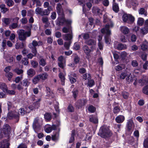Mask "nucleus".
<instances>
[{
	"label": "nucleus",
	"instance_id": "nucleus-51",
	"mask_svg": "<svg viewBox=\"0 0 148 148\" xmlns=\"http://www.w3.org/2000/svg\"><path fill=\"white\" fill-rule=\"evenodd\" d=\"M45 119L47 121H50L51 119V116L50 113H46L44 115Z\"/></svg>",
	"mask_w": 148,
	"mask_h": 148
},
{
	"label": "nucleus",
	"instance_id": "nucleus-40",
	"mask_svg": "<svg viewBox=\"0 0 148 148\" xmlns=\"http://www.w3.org/2000/svg\"><path fill=\"white\" fill-rule=\"evenodd\" d=\"M43 9L42 8H37L35 10L36 13L37 14H39L42 16Z\"/></svg>",
	"mask_w": 148,
	"mask_h": 148
},
{
	"label": "nucleus",
	"instance_id": "nucleus-52",
	"mask_svg": "<svg viewBox=\"0 0 148 148\" xmlns=\"http://www.w3.org/2000/svg\"><path fill=\"white\" fill-rule=\"evenodd\" d=\"M31 50V52L34 55V56H36L37 53V51L36 47H32L31 48L30 47H28Z\"/></svg>",
	"mask_w": 148,
	"mask_h": 148
},
{
	"label": "nucleus",
	"instance_id": "nucleus-18",
	"mask_svg": "<svg viewBox=\"0 0 148 148\" xmlns=\"http://www.w3.org/2000/svg\"><path fill=\"white\" fill-rule=\"evenodd\" d=\"M59 17L56 21V24L58 25H62L66 21V19L63 16Z\"/></svg>",
	"mask_w": 148,
	"mask_h": 148
},
{
	"label": "nucleus",
	"instance_id": "nucleus-59",
	"mask_svg": "<svg viewBox=\"0 0 148 148\" xmlns=\"http://www.w3.org/2000/svg\"><path fill=\"white\" fill-rule=\"evenodd\" d=\"M50 13L49 8L48 7L47 9L43 10L42 16L44 15H48Z\"/></svg>",
	"mask_w": 148,
	"mask_h": 148
},
{
	"label": "nucleus",
	"instance_id": "nucleus-31",
	"mask_svg": "<svg viewBox=\"0 0 148 148\" xmlns=\"http://www.w3.org/2000/svg\"><path fill=\"white\" fill-rule=\"evenodd\" d=\"M27 73L28 75L32 77L35 75L36 72L34 69H30L27 71Z\"/></svg>",
	"mask_w": 148,
	"mask_h": 148
},
{
	"label": "nucleus",
	"instance_id": "nucleus-36",
	"mask_svg": "<svg viewBox=\"0 0 148 148\" xmlns=\"http://www.w3.org/2000/svg\"><path fill=\"white\" fill-rule=\"evenodd\" d=\"M59 77L61 79L62 85H64L65 80L64 76L63 75V73L62 72H60L59 73Z\"/></svg>",
	"mask_w": 148,
	"mask_h": 148
},
{
	"label": "nucleus",
	"instance_id": "nucleus-5",
	"mask_svg": "<svg viewBox=\"0 0 148 148\" xmlns=\"http://www.w3.org/2000/svg\"><path fill=\"white\" fill-rule=\"evenodd\" d=\"M101 32L103 34H106L105 37V42L106 43H109L110 41V39L109 35L111 34L110 31L109 29V26L106 25L105 28L101 29Z\"/></svg>",
	"mask_w": 148,
	"mask_h": 148
},
{
	"label": "nucleus",
	"instance_id": "nucleus-25",
	"mask_svg": "<svg viewBox=\"0 0 148 148\" xmlns=\"http://www.w3.org/2000/svg\"><path fill=\"white\" fill-rule=\"evenodd\" d=\"M63 38L66 40H70L72 39L73 35L72 34H63L62 35Z\"/></svg>",
	"mask_w": 148,
	"mask_h": 148
},
{
	"label": "nucleus",
	"instance_id": "nucleus-41",
	"mask_svg": "<svg viewBox=\"0 0 148 148\" xmlns=\"http://www.w3.org/2000/svg\"><path fill=\"white\" fill-rule=\"evenodd\" d=\"M141 49L143 51H146L148 49V44L147 43H143L141 45Z\"/></svg>",
	"mask_w": 148,
	"mask_h": 148
},
{
	"label": "nucleus",
	"instance_id": "nucleus-60",
	"mask_svg": "<svg viewBox=\"0 0 148 148\" xmlns=\"http://www.w3.org/2000/svg\"><path fill=\"white\" fill-rule=\"evenodd\" d=\"M70 28L69 27H64L62 29V31L64 33H67L70 32Z\"/></svg>",
	"mask_w": 148,
	"mask_h": 148
},
{
	"label": "nucleus",
	"instance_id": "nucleus-61",
	"mask_svg": "<svg viewBox=\"0 0 148 148\" xmlns=\"http://www.w3.org/2000/svg\"><path fill=\"white\" fill-rule=\"evenodd\" d=\"M58 66L63 69H64V67L65 66V62H58Z\"/></svg>",
	"mask_w": 148,
	"mask_h": 148
},
{
	"label": "nucleus",
	"instance_id": "nucleus-21",
	"mask_svg": "<svg viewBox=\"0 0 148 148\" xmlns=\"http://www.w3.org/2000/svg\"><path fill=\"white\" fill-rule=\"evenodd\" d=\"M7 104L8 106V111L16 110V107L14 106V104L11 102L8 101Z\"/></svg>",
	"mask_w": 148,
	"mask_h": 148
},
{
	"label": "nucleus",
	"instance_id": "nucleus-1",
	"mask_svg": "<svg viewBox=\"0 0 148 148\" xmlns=\"http://www.w3.org/2000/svg\"><path fill=\"white\" fill-rule=\"evenodd\" d=\"M112 134V132L109 127L105 125L101 127L98 133L99 136L105 138L111 137Z\"/></svg>",
	"mask_w": 148,
	"mask_h": 148
},
{
	"label": "nucleus",
	"instance_id": "nucleus-15",
	"mask_svg": "<svg viewBox=\"0 0 148 148\" xmlns=\"http://www.w3.org/2000/svg\"><path fill=\"white\" fill-rule=\"evenodd\" d=\"M56 8L57 12L59 16H62L64 15V12L62 6L60 3L57 4Z\"/></svg>",
	"mask_w": 148,
	"mask_h": 148
},
{
	"label": "nucleus",
	"instance_id": "nucleus-28",
	"mask_svg": "<svg viewBox=\"0 0 148 148\" xmlns=\"http://www.w3.org/2000/svg\"><path fill=\"white\" fill-rule=\"evenodd\" d=\"M59 132H54L53 134L52 135V140L54 141L57 140L59 138Z\"/></svg>",
	"mask_w": 148,
	"mask_h": 148
},
{
	"label": "nucleus",
	"instance_id": "nucleus-58",
	"mask_svg": "<svg viewBox=\"0 0 148 148\" xmlns=\"http://www.w3.org/2000/svg\"><path fill=\"white\" fill-rule=\"evenodd\" d=\"M31 63L33 67L34 68H36L38 66V62L34 60H31Z\"/></svg>",
	"mask_w": 148,
	"mask_h": 148
},
{
	"label": "nucleus",
	"instance_id": "nucleus-54",
	"mask_svg": "<svg viewBox=\"0 0 148 148\" xmlns=\"http://www.w3.org/2000/svg\"><path fill=\"white\" fill-rule=\"evenodd\" d=\"M13 71L16 73L18 75H20L22 74L23 73V71L21 69L18 68H16L13 70Z\"/></svg>",
	"mask_w": 148,
	"mask_h": 148
},
{
	"label": "nucleus",
	"instance_id": "nucleus-47",
	"mask_svg": "<svg viewBox=\"0 0 148 148\" xmlns=\"http://www.w3.org/2000/svg\"><path fill=\"white\" fill-rule=\"evenodd\" d=\"M117 48L119 50L126 49L127 48V46L125 44H119L118 45Z\"/></svg>",
	"mask_w": 148,
	"mask_h": 148
},
{
	"label": "nucleus",
	"instance_id": "nucleus-34",
	"mask_svg": "<svg viewBox=\"0 0 148 148\" xmlns=\"http://www.w3.org/2000/svg\"><path fill=\"white\" fill-rule=\"evenodd\" d=\"M75 131L74 130L72 131L71 136L70 138L69 143H71L75 140Z\"/></svg>",
	"mask_w": 148,
	"mask_h": 148
},
{
	"label": "nucleus",
	"instance_id": "nucleus-56",
	"mask_svg": "<svg viewBox=\"0 0 148 148\" xmlns=\"http://www.w3.org/2000/svg\"><path fill=\"white\" fill-rule=\"evenodd\" d=\"M83 79L85 80H89L90 79L91 76L90 74H85L83 75Z\"/></svg>",
	"mask_w": 148,
	"mask_h": 148
},
{
	"label": "nucleus",
	"instance_id": "nucleus-7",
	"mask_svg": "<svg viewBox=\"0 0 148 148\" xmlns=\"http://www.w3.org/2000/svg\"><path fill=\"white\" fill-rule=\"evenodd\" d=\"M39 120L38 118L37 117L34 119L33 123V127L36 132H38L41 130V125L40 124Z\"/></svg>",
	"mask_w": 148,
	"mask_h": 148
},
{
	"label": "nucleus",
	"instance_id": "nucleus-12",
	"mask_svg": "<svg viewBox=\"0 0 148 148\" xmlns=\"http://www.w3.org/2000/svg\"><path fill=\"white\" fill-rule=\"evenodd\" d=\"M40 101V99H38V101H36L33 103L29 107V108L31 110H34L35 109H38L40 103L39 102Z\"/></svg>",
	"mask_w": 148,
	"mask_h": 148
},
{
	"label": "nucleus",
	"instance_id": "nucleus-22",
	"mask_svg": "<svg viewBox=\"0 0 148 148\" xmlns=\"http://www.w3.org/2000/svg\"><path fill=\"white\" fill-rule=\"evenodd\" d=\"M73 58V62L75 64L78 63L80 60V58L76 53H73L71 56Z\"/></svg>",
	"mask_w": 148,
	"mask_h": 148
},
{
	"label": "nucleus",
	"instance_id": "nucleus-30",
	"mask_svg": "<svg viewBox=\"0 0 148 148\" xmlns=\"http://www.w3.org/2000/svg\"><path fill=\"white\" fill-rule=\"evenodd\" d=\"M126 82L127 84H130L133 81V77L131 74H128L126 78Z\"/></svg>",
	"mask_w": 148,
	"mask_h": 148
},
{
	"label": "nucleus",
	"instance_id": "nucleus-23",
	"mask_svg": "<svg viewBox=\"0 0 148 148\" xmlns=\"http://www.w3.org/2000/svg\"><path fill=\"white\" fill-rule=\"evenodd\" d=\"M19 19V18L18 17H16L14 19V20H16V23H14L10 25V28L12 29H15L18 26V22Z\"/></svg>",
	"mask_w": 148,
	"mask_h": 148
},
{
	"label": "nucleus",
	"instance_id": "nucleus-4",
	"mask_svg": "<svg viewBox=\"0 0 148 148\" xmlns=\"http://www.w3.org/2000/svg\"><path fill=\"white\" fill-rule=\"evenodd\" d=\"M11 131V129L10 125L7 124L4 125L1 129L0 138L6 137L9 135Z\"/></svg>",
	"mask_w": 148,
	"mask_h": 148
},
{
	"label": "nucleus",
	"instance_id": "nucleus-42",
	"mask_svg": "<svg viewBox=\"0 0 148 148\" xmlns=\"http://www.w3.org/2000/svg\"><path fill=\"white\" fill-rule=\"evenodd\" d=\"M7 88V85L5 83H0V88L2 89L4 92L5 91H6Z\"/></svg>",
	"mask_w": 148,
	"mask_h": 148
},
{
	"label": "nucleus",
	"instance_id": "nucleus-33",
	"mask_svg": "<svg viewBox=\"0 0 148 148\" xmlns=\"http://www.w3.org/2000/svg\"><path fill=\"white\" fill-rule=\"evenodd\" d=\"M38 75L40 79L43 80H45L46 79L48 76V74L46 73H44Z\"/></svg>",
	"mask_w": 148,
	"mask_h": 148
},
{
	"label": "nucleus",
	"instance_id": "nucleus-9",
	"mask_svg": "<svg viewBox=\"0 0 148 148\" xmlns=\"http://www.w3.org/2000/svg\"><path fill=\"white\" fill-rule=\"evenodd\" d=\"M87 100L83 99L78 100L76 103V105L79 108L84 106L87 103Z\"/></svg>",
	"mask_w": 148,
	"mask_h": 148
},
{
	"label": "nucleus",
	"instance_id": "nucleus-64",
	"mask_svg": "<svg viewBox=\"0 0 148 148\" xmlns=\"http://www.w3.org/2000/svg\"><path fill=\"white\" fill-rule=\"evenodd\" d=\"M143 146L146 148H148V138L145 139L143 142Z\"/></svg>",
	"mask_w": 148,
	"mask_h": 148
},
{
	"label": "nucleus",
	"instance_id": "nucleus-6",
	"mask_svg": "<svg viewBox=\"0 0 148 148\" xmlns=\"http://www.w3.org/2000/svg\"><path fill=\"white\" fill-rule=\"evenodd\" d=\"M123 19L124 22L129 24L132 23L134 21V18L132 15L125 14L123 16Z\"/></svg>",
	"mask_w": 148,
	"mask_h": 148
},
{
	"label": "nucleus",
	"instance_id": "nucleus-49",
	"mask_svg": "<svg viewBox=\"0 0 148 148\" xmlns=\"http://www.w3.org/2000/svg\"><path fill=\"white\" fill-rule=\"evenodd\" d=\"M144 22V20L143 18H139L138 20L137 24L139 26H142L143 25Z\"/></svg>",
	"mask_w": 148,
	"mask_h": 148
},
{
	"label": "nucleus",
	"instance_id": "nucleus-3",
	"mask_svg": "<svg viewBox=\"0 0 148 148\" xmlns=\"http://www.w3.org/2000/svg\"><path fill=\"white\" fill-rule=\"evenodd\" d=\"M19 40L25 41L27 37H29L31 35V33L29 32L25 31L23 29H19L17 31Z\"/></svg>",
	"mask_w": 148,
	"mask_h": 148
},
{
	"label": "nucleus",
	"instance_id": "nucleus-38",
	"mask_svg": "<svg viewBox=\"0 0 148 148\" xmlns=\"http://www.w3.org/2000/svg\"><path fill=\"white\" fill-rule=\"evenodd\" d=\"M40 79L38 75L34 77L33 79L32 80V82L34 84H36L38 83Z\"/></svg>",
	"mask_w": 148,
	"mask_h": 148
},
{
	"label": "nucleus",
	"instance_id": "nucleus-53",
	"mask_svg": "<svg viewBox=\"0 0 148 148\" xmlns=\"http://www.w3.org/2000/svg\"><path fill=\"white\" fill-rule=\"evenodd\" d=\"M88 110L91 113H93L96 110V108L92 105L89 106L88 108Z\"/></svg>",
	"mask_w": 148,
	"mask_h": 148
},
{
	"label": "nucleus",
	"instance_id": "nucleus-45",
	"mask_svg": "<svg viewBox=\"0 0 148 148\" xmlns=\"http://www.w3.org/2000/svg\"><path fill=\"white\" fill-rule=\"evenodd\" d=\"M33 2V5L36 4V6H40L42 4L41 3L40 0H32Z\"/></svg>",
	"mask_w": 148,
	"mask_h": 148
},
{
	"label": "nucleus",
	"instance_id": "nucleus-55",
	"mask_svg": "<svg viewBox=\"0 0 148 148\" xmlns=\"http://www.w3.org/2000/svg\"><path fill=\"white\" fill-rule=\"evenodd\" d=\"M148 27L145 26L141 29V33L143 34H145L148 33Z\"/></svg>",
	"mask_w": 148,
	"mask_h": 148
},
{
	"label": "nucleus",
	"instance_id": "nucleus-26",
	"mask_svg": "<svg viewBox=\"0 0 148 148\" xmlns=\"http://www.w3.org/2000/svg\"><path fill=\"white\" fill-rule=\"evenodd\" d=\"M134 124L132 119H129L127 123V128L129 131L131 130Z\"/></svg>",
	"mask_w": 148,
	"mask_h": 148
},
{
	"label": "nucleus",
	"instance_id": "nucleus-63",
	"mask_svg": "<svg viewBox=\"0 0 148 148\" xmlns=\"http://www.w3.org/2000/svg\"><path fill=\"white\" fill-rule=\"evenodd\" d=\"M122 95L124 99H127L129 96V94L126 92H122Z\"/></svg>",
	"mask_w": 148,
	"mask_h": 148
},
{
	"label": "nucleus",
	"instance_id": "nucleus-62",
	"mask_svg": "<svg viewBox=\"0 0 148 148\" xmlns=\"http://www.w3.org/2000/svg\"><path fill=\"white\" fill-rule=\"evenodd\" d=\"M6 3L9 7L13 6L14 4V2L12 0H8L6 2Z\"/></svg>",
	"mask_w": 148,
	"mask_h": 148
},
{
	"label": "nucleus",
	"instance_id": "nucleus-39",
	"mask_svg": "<svg viewBox=\"0 0 148 148\" xmlns=\"http://www.w3.org/2000/svg\"><path fill=\"white\" fill-rule=\"evenodd\" d=\"M24 46V44L23 43L17 42L15 45V48L16 49L23 48Z\"/></svg>",
	"mask_w": 148,
	"mask_h": 148
},
{
	"label": "nucleus",
	"instance_id": "nucleus-16",
	"mask_svg": "<svg viewBox=\"0 0 148 148\" xmlns=\"http://www.w3.org/2000/svg\"><path fill=\"white\" fill-rule=\"evenodd\" d=\"M89 117V121L91 122L94 124H97L98 123V119L96 115H90Z\"/></svg>",
	"mask_w": 148,
	"mask_h": 148
},
{
	"label": "nucleus",
	"instance_id": "nucleus-32",
	"mask_svg": "<svg viewBox=\"0 0 148 148\" xmlns=\"http://www.w3.org/2000/svg\"><path fill=\"white\" fill-rule=\"evenodd\" d=\"M46 89L47 95L49 97H51L52 98H53L54 97L53 94L51 90L48 87H46Z\"/></svg>",
	"mask_w": 148,
	"mask_h": 148
},
{
	"label": "nucleus",
	"instance_id": "nucleus-20",
	"mask_svg": "<svg viewBox=\"0 0 148 148\" xmlns=\"http://www.w3.org/2000/svg\"><path fill=\"white\" fill-rule=\"evenodd\" d=\"M92 11V13L96 15L102 14L101 11L97 7H93Z\"/></svg>",
	"mask_w": 148,
	"mask_h": 148
},
{
	"label": "nucleus",
	"instance_id": "nucleus-13",
	"mask_svg": "<svg viewBox=\"0 0 148 148\" xmlns=\"http://www.w3.org/2000/svg\"><path fill=\"white\" fill-rule=\"evenodd\" d=\"M10 144L8 141L6 139L0 142V148H8Z\"/></svg>",
	"mask_w": 148,
	"mask_h": 148
},
{
	"label": "nucleus",
	"instance_id": "nucleus-50",
	"mask_svg": "<svg viewBox=\"0 0 148 148\" xmlns=\"http://www.w3.org/2000/svg\"><path fill=\"white\" fill-rule=\"evenodd\" d=\"M142 92L148 95V84L143 88Z\"/></svg>",
	"mask_w": 148,
	"mask_h": 148
},
{
	"label": "nucleus",
	"instance_id": "nucleus-27",
	"mask_svg": "<svg viewBox=\"0 0 148 148\" xmlns=\"http://www.w3.org/2000/svg\"><path fill=\"white\" fill-rule=\"evenodd\" d=\"M121 30L123 34H126L130 32L129 28L126 26H122L121 27Z\"/></svg>",
	"mask_w": 148,
	"mask_h": 148
},
{
	"label": "nucleus",
	"instance_id": "nucleus-43",
	"mask_svg": "<svg viewBox=\"0 0 148 148\" xmlns=\"http://www.w3.org/2000/svg\"><path fill=\"white\" fill-rule=\"evenodd\" d=\"M46 61L45 59L43 58H40L39 61V64L42 66H44L47 64Z\"/></svg>",
	"mask_w": 148,
	"mask_h": 148
},
{
	"label": "nucleus",
	"instance_id": "nucleus-17",
	"mask_svg": "<svg viewBox=\"0 0 148 148\" xmlns=\"http://www.w3.org/2000/svg\"><path fill=\"white\" fill-rule=\"evenodd\" d=\"M127 5H131L133 6V8L135 9V7L137 6L138 5V3L136 0H128L127 1Z\"/></svg>",
	"mask_w": 148,
	"mask_h": 148
},
{
	"label": "nucleus",
	"instance_id": "nucleus-48",
	"mask_svg": "<svg viewBox=\"0 0 148 148\" xmlns=\"http://www.w3.org/2000/svg\"><path fill=\"white\" fill-rule=\"evenodd\" d=\"M127 75V72H122L120 75V77L121 79H124L126 77Z\"/></svg>",
	"mask_w": 148,
	"mask_h": 148
},
{
	"label": "nucleus",
	"instance_id": "nucleus-29",
	"mask_svg": "<svg viewBox=\"0 0 148 148\" xmlns=\"http://www.w3.org/2000/svg\"><path fill=\"white\" fill-rule=\"evenodd\" d=\"M1 12L3 14H5L6 12L9 10V9L5 7L4 4H2L0 5Z\"/></svg>",
	"mask_w": 148,
	"mask_h": 148
},
{
	"label": "nucleus",
	"instance_id": "nucleus-37",
	"mask_svg": "<svg viewBox=\"0 0 148 148\" xmlns=\"http://www.w3.org/2000/svg\"><path fill=\"white\" fill-rule=\"evenodd\" d=\"M112 9L115 12H118L119 10V8L118 4L116 3H114L113 4Z\"/></svg>",
	"mask_w": 148,
	"mask_h": 148
},
{
	"label": "nucleus",
	"instance_id": "nucleus-57",
	"mask_svg": "<svg viewBox=\"0 0 148 148\" xmlns=\"http://www.w3.org/2000/svg\"><path fill=\"white\" fill-rule=\"evenodd\" d=\"M82 37L84 40H87L90 38V35L88 33H83L82 34Z\"/></svg>",
	"mask_w": 148,
	"mask_h": 148
},
{
	"label": "nucleus",
	"instance_id": "nucleus-46",
	"mask_svg": "<svg viewBox=\"0 0 148 148\" xmlns=\"http://www.w3.org/2000/svg\"><path fill=\"white\" fill-rule=\"evenodd\" d=\"M139 14L143 15L144 14L145 16L147 15L146 11L144 8H142L140 9L139 11Z\"/></svg>",
	"mask_w": 148,
	"mask_h": 148
},
{
	"label": "nucleus",
	"instance_id": "nucleus-8",
	"mask_svg": "<svg viewBox=\"0 0 148 148\" xmlns=\"http://www.w3.org/2000/svg\"><path fill=\"white\" fill-rule=\"evenodd\" d=\"M82 49L86 55V58L89 59L90 58V53L92 51L86 45H84L83 46Z\"/></svg>",
	"mask_w": 148,
	"mask_h": 148
},
{
	"label": "nucleus",
	"instance_id": "nucleus-44",
	"mask_svg": "<svg viewBox=\"0 0 148 148\" xmlns=\"http://www.w3.org/2000/svg\"><path fill=\"white\" fill-rule=\"evenodd\" d=\"M125 68V65L123 64H120L116 66V69L117 71L121 70Z\"/></svg>",
	"mask_w": 148,
	"mask_h": 148
},
{
	"label": "nucleus",
	"instance_id": "nucleus-11",
	"mask_svg": "<svg viewBox=\"0 0 148 148\" xmlns=\"http://www.w3.org/2000/svg\"><path fill=\"white\" fill-rule=\"evenodd\" d=\"M85 43H86L87 45L89 46H92L91 47V48L92 49V48H94L95 47V46L96 45V40L93 39H89L88 40H86L85 42Z\"/></svg>",
	"mask_w": 148,
	"mask_h": 148
},
{
	"label": "nucleus",
	"instance_id": "nucleus-35",
	"mask_svg": "<svg viewBox=\"0 0 148 148\" xmlns=\"http://www.w3.org/2000/svg\"><path fill=\"white\" fill-rule=\"evenodd\" d=\"M2 21L5 24L7 25L10 23L11 21V19L10 18H4L2 19Z\"/></svg>",
	"mask_w": 148,
	"mask_h": 148
},
{
	"label": "nucleus",
	"instance_id": "nucleus-24",
	"mask_svg": "<svg viewBox=\"0 0 148 148\" xmlns=\"http://www.w3.org/2000/svg\"><path fill=\"white\" fill-rule=\"evenodd\" d=\"M125 120V117L123 116L120 115L117 116L115 119L116 122L118 123H122Z\"/></svg>",
	"mask_w": 148,
	"mask_h": 148
},
{
	"label": "nucleus",
	"instance_id": "nucleus-2",
	"mask_svg": "<svg viewBox=\"0 0 148 148\" xmlns=\"http://www.w3.org/2000/svg\"><path fill=\"white\" fill-rule=\"evenodd\" d=\"M19 113L17 112L16 110H13L8 111L6 118L8 119H15L16 122H18L19 119Z\"/></svg>",
	"mask_w": 148,
	"mask_h": 148
},
{
	"label": "nucleus",
	"instance_id": "nucleus-19",
	"mask_svg": "<svg viewBox=\"0 0 148 148\" xmlns=\"http://www.w3.org/2000/svg\"><path fill=\"white\" fill-rule=\"evenodd\" d=\"M21 84L24 87L25 90H26L28 86L29 85L30 82L29 80L27 79H25L21 82Z\"/></svg>",
	"mask_w": 148,
	"mask_h": 148
},
{
	"label": "nucleus",
	"instance_id": "nucleus-10",
	"mask_svg": "<svg viewBox=\"0 0 148 148\" xmlns=\"http://www.w3.org/2000/svg\"><path fill=\"white\" fill-rule=\"evenodd\" d=\"M42 43V42L40 41H37L35 40H34L32 41V42L29 44L28 47H30L31 48H32V47H36L37 46H39L41 45Z\"/></svg>",
	"mask_w": 148,
	"mask_h": 148
},
{
	"label": "nucleus",
	"instance_id": "nucleus-14",
	"mask_svg": "<svg viewBox=\"0 0 148 148\" xmlns=\"http://www.w3.org/2000/svg\"><path fill=\"white\" fill-rule=\"evenodd\" d=\"M69 79L71 84H74L76 81V75L73 73L70 74L68 75Z\"/></svg>",
	"mask_w": 148,
	"mask_h": 148
}]
</instances>
